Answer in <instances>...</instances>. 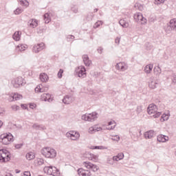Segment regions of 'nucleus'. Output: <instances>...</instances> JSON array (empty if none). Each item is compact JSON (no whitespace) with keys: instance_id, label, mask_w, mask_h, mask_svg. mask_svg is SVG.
Wrapping results in <instances>:
<instances>
[{"instance_id":"obj_1","label":"nucleus","mask_w":176,"mask_h":176,"mask_svg":"<svg viewBox=\"0 0 176 176\" xmlns=\"http://www.w3.org/2000/svg\"><path fill=\"white\" fill-rule=\"evenodd\" d=\"M41 153L43 156L50 159H54L57 156V151L51 147L43 148L41 150Z\"/></svg>"},{"instance_id":"obj_2","label":"nucleus","mask_w":176,"mask_h":176,"mask_svg":"<svg viewBox=\"0 0 176 176\" xmlns=\"http://www.w3.org/2000/svg\"><path fill=\"white\" fill-rule=\"evenodd\" d=\"M148 115H151L155 119L160 117L162 112L157 111V106L155 104H150L147 108Z\"/></svg>"},{"instance_id":"obj_3","label":"nucleus","mask_w":176,"mask_h":176,"mask_svg":"<svg viewBox=\"0 0 176 176\" xmlns=\"http://www.w3.org/2000/svg\"><path fill=\"white\" fill-rule=\"evenodd\" d=\"M13 135L12 133H3L0 135V142L3 145H9V144L13 142Z\"/></svg>"},{"instance_id":"obj_4","label":"nucleus","mask_w":176,"mask_h":176,"mask_svg":"<svg viewBox=\"0 0 176 176\" xmlns=\"http://www.w3.org/2000/svg\"><path fill=\"white\" fill-rule=\"evenodd\" d=\"M43 170L44 173L48 175L58 176L60 174V170L56 166H45Z\"/></svg>"},{"instance_id":"obj_5","label":"nucleus","mask_w":176,"mask_h":176,"mask_svg":"<svg viewBox=\"0 0 176 176\" xmlns=\"http://www.w3.org/2000/svg\"><path fill=\"white\" fill-rule=\"evenodd\" d=\"M98 114L96 112H93L89 114H84L82 116V120H85V122H94L97 120L98 118Z\"/></svg>"},{"instance_id":"obj_6","label":"nucleus","mask_w":176,"mask_h":176,"mask_svg":"<svg viewBox=\"0 0 176 176\" xmlns=\"http://www.w3.org/2000/svg\"><path fill=\"white\" fill-rule=\"evenodd\" d=\"M0 160L3 163L10 160V153L8 150H0Z\"/></svg>"},{"instance_id":"obj_7","label":"nucleus","mask_w":176,"mask_h":176,"mask_svg":"<svg viewBox=\"0 0 176 176\" xmlns=\"http://www.w3.org/2000/svg\"><path fill=\"white\" fill-rule=\"evenodd\" d=\"M82 166H84V167H85V168H87L88 170H91L92 171H94V173L98 171V166L96 164H91V162H84L82 163Z\"/></svg>"},{"instance_id":"obj_8","label":"nucleus","mask_w":176,"mask_h":176,"mask_svg":"<svg viewBox=\"0 0 176 176\" xmlns=\"http://www.w3.org/2000/svg\"><path fill=\"white\" fill-rule=\"evenodd\" d=\"M134 19L137 23H142V24H146V19H145L141 12H137L134 14Z\"/></svg>"},{"instance_id":"obj_9","label":"nucleus","mask_w":176,"mask_h":176,"mask_svg":"<svg viewBox=\"0 0 176 176\" xmlns=\"http://www.w3.org/2000/svg\"><path fill=\"white\" fill-rule=\"evenodd\" d=\"M68 138H70L72 141H78L80 138V134L79 132H75L71 131L69 133H67Z\"/></svg>"},{"instance_id":"obj_10","label":"nucleus","mask_w":176,"mask_h":176,"mask_svg":"<svg viewBox=\"0 0 176 176\" xmlns=\"http://www.w3.org/2000/svg\"><path fill=\"white\" fill-rule=\"evenodd\" d=\"M46 46L45 45V43H41L38 44H36L33 46L32 52L33 53H39V52H42V50H44L45 49Z\"/></svg>"},{"instance_id":"obj_11","label":"nucleus","mask_w":176,"mask_h":176,"mask_svg":"<svg viewBox=\"0 0 176 176\" xmlns=\"http://www.w3.org/2000/svg\"><path fill=\"white\" fill-rule=\"evenodd\" d=\"M24 83V79L22 77H18L12 80V85H13L14 87H20V86H23Z\"/></svg>"},{"instance_id":"obj_12","label":"nucleus","mask_w":176,"mask_h":176,"mask_svg":"<svg viewBox=\"0 0 176 176\" xmlns=\"http://www.w3.org/2000/svg\"><path fill=\"white\" fill-rule=\"evenodd\" d=\"M171 31H176V19H171L168 25L166 32H171Z\"/></svg>"},{"instance_id":"obj_13","label":"nucleus","mask_w":176,"mask_h":176,"mask_svg":"<svg viewBox=\"0 0 176 176\" xmlns=\"http://www.w3.org/2000/svg\"><path fill=\"white\" fill-rule=\"evenodd\" d=\"M116 69L118 71H121L122 72H124V71L127 70V65L123 62H120L116 65Z\"/></svg>"},{"instance_id":"obj_14","label":"nucleus","mask_w":176,"mask_h":176,"mask_svg":"<svg viewBox=\"0 0 176 176\" xmlns=\"http://www.w3.org/2000/svg\"><path fill=\"white\" fill-rule=\"evenodd\" d=\"M77 74L78 78H86V69L85 68V67H78Z\"/></svg>"},{"instance_id":"obj_15","label":"nucleus","mask_w":176,"mask_h":176,"mask_svg":"<svg viewBox=\"0 0 176 176\" xmlns=\"http://www.w3.org/2000/svg\"><path fill=\"white\" fill-rule=\"evenodd\" d=\"M34 90L36 93H45V91H47V90H49V87H43V85H39Z\"/></svg>"},{"instance_id":"obj_16","label":"nucleus","mask_w":176,"mask_h":176,"mask_svg":"<svg viewBox=\"0 0 176 176\" xmlns=\"http://www.w3.org/2000/svg\"><path fill=\"white\" fill-rule=\"evenodd\" d=\"M148 87L150 89H156V87H157V81H156V79H155L154 77L150 78Z\"/></svg>"},{"instance_id":"obj_17","label":"nucleus","mask_w":176,"mask_h":176,"mask_svg":"<svg viewBox=\"0 0 176 176\" xmlns=\"http://www.w3.org/2000/svg\"><path fill=\"white\" fill-rule=\"evenodd\" d=\"M78 174L80 176H91V173L88 170H85L83 168H79L78 170Z\"/></svg>"},{"instance_id":"obj_18","label":"nucleus","mask_w":176,"mask_h":176,"mask_svg":"<svg viewBox=\"0 0 176 176\" xmlns=\"http://www.w3.org/2000/svg\"><path fill=\"white\" fill-rule=\"evenodd\" d=\"M170 140V138L168 136L165 135H158L157 136V141L158 142H167Z\"/></svg>"},{"instance_id":"obj_19","label":"nucleus","mask_w":176,"mask_h":176,"mask_svg":"<svg viewBox=\"0 0 176 176\" xmlns=\"http://www.w3.org/2000/svg\"><path fill=\"white\" fill-rule=\"evenodd\" d=\"M155 135V131L150 130L144 133V138L146 140H151V138H153Z\"/></svg>"},{"instance_id":"obj_20","label":"nucleus","mask_w":176,"mask_h":176,"mask_svg":"<svg viewBox=\"0 0 176 176\" xmlns=\"http://www.w3.org/2000/svg\"><path fill=\"white\" fill-rule=\"evenodd\" d=\"M28 25L31 28H35L38 27V21L36 19H30L28 21Z\"/></svg>"},{"instance_id":"obj_21","label":"nucleus","mask_w":176,"mask_h":176,"mask_svg":"<svg viewBox=\"0 0 176 176\" xmlns=\"http://www.w3.org/2000/svg\"><path fill=\"white\" fill-rule=\"evenodd\" d=\"M40 80L41 82H43V83H45L49 80V76H47V74L43 73L40 74Z\"/></svg>"},{"instance_id":"obj_22","label":"nucleus","mask_w":176,"mask_h":176,"mask_svg":"<svg viewBox=\"0 0 176 176\" xmlns=\"http://www.w3.org/2000/svg\"><path fill=\"white\" fill-rule=\"evenodd\" d=\"M82 59L84 61V64L86 67H90V64H91V60H89V56L87 55H83Z\"/></svg>"},{"instance_id":"obj_23","label":"nucleus","mask_w":176,"mask_h":176,"mask_svg":"<svg viewBox=\"0 0 176 176\" xmlns=\"http://www.w3.org/2000/svg\"><path fill=\"white\" fill-rule=\"evenodd\" d=\"M123 157H124V155L122 153H120L117 155L113 157V160L114 162H119V160H122Z\"/></svg>"},{"instance_id":"obj_24","label":"nucleus","mask_w":176,"mask_h":176,"mask_svg":"<svg viewBox=\"0 0 176 176\" xmlns=\"http://www.w3.org/2000/svg\"><path fill=\"white\" fill-rule=\"evenodd\" d=\"M89 160H91L92 162H97L98 160V156L94 155V154H87V157Z\"/></svg>"},{"instance_id":"obj_25","label":"nucleus","mask_w":176,"mask_h":176,"mask_svg":"<svg viewBox=\"0 0 176 176\" xmlns=\"http://www.w3.org/2000/svg\"><path fill=\"white\" fill-rule=\"evenodd\" d=\"M28 46L25 44H19L16 48V50L17 52H24V50H25V49H27Z\"/></svg>"},{"instance_id":"obj_26","label":"nucleus","mask_w":176,"mask_h":176,"mask_svg":"<svg viewBox=\"0 0 176 176\" xmlns=\"http://www.w3.org/2000/svg\"><path fill=\"white\" fill-rule=\"evenodd\" d=\"M63 102L66 104H71V102H72V97L69 96H65L63 99Z\"/></svg>"},{"instance_id":"obj_27","label":"nucleus","mask_w":176,"mask_h":176,"mask_svg":"<svg viewBox=\"0 0 176 176\" xmlns=\"http://www.w3.org/2000/svg\"><path fill=\"white\" fill-rule=\"evenodd\" d=\"M116 127V122L115 121H110L108 123V126L106 128L107 130H113Z\"/></svg>"},{"instance_id":"obj_28","label":"nucleus","mask_w":176,"mask_h":176,"mask_svg":"<svg viewBox=\"0 0 176 176\" xmlns=\"http://www.w3.org/2000/svg\"><path fill=\"white\" fill-rule=\"evenodd\" d=\"M32 129H34L35 130H46V127L45 126L39 125L36 123L32 125Z\"/></svg>"},{"instance_id":"obj_29","label":"nucleus","mask_w":176,"mask_h":176,"mask_svg":"<svg viewBox=\"0 0 176 176\" xmlns=\"http://www.w3.org/2000/svg\"><path fill=\"white\" fill-rule=\"evenodd\" d=\"M152 69H153V65H148L144 68V72L146 74H151L152 72Z\"/></svg>"},{"instance_id":"obj_30","label":"nucleus","mask_w":176,"mask_h":176,"mask_svg":"<svg viewBox=\"0 0 176 176\" xmlns=\"http://www.w3.org/2000/svg\"><path fill=\"white\" fill-rule=\"evenodd\" d=\"M119 24H120V25L122 27H123V28H127L129 27V22H127L126 20L124 19H121L119 21Z\"/></svg>"},{"instance_id":"obj_31","label":"nucleus","mask_w":176,"mask_h":176,"mask_svg":"<svg viewBox=\"0 0 176 176\" xmlns=\"http://www.w3.org/2000/svg\"><path fill=\"white\" fill-rule=\"evenodd\" d=\"M21 35V32H16L13 34L12 38L14 41H20Z\"/></svg>"},{"instance_id":"obj_32","label":"nucleus","mask_w":176,"mask_h":176,"mask_svg":"<svg viewBox=\"0 0 176 176\" xmlns=\"http://www.w3.org/2000/svg\"><path fill=\"white\" fill-rule=\"evenodd\" d=\"M26 159L27 160H33V159H35V153L32 152L28 153L26 154Z\"/></svg>"},{"instance_id":"obj_33","label":"nucleus","mask_w":176,"mask_h":176,"mask_svg":"<svg viewBox=\"0 0 176 176\" xmlns=\"http://www.w3.org/2000/svg\"><path fill=\"white\" fill-rule=\"evenodd\" d=\"M44 21L45 24H49V23H50L51 19H50V15L49 14V13H46L44 14Z\"/></svg>"},{"instance_id":"obj_34","label":"nucleus","mask_w":176,"mask_h":176,"mask_svg":"<svg viewBox=\"0 0 176 176\" xmlns=\"http://www.w3.org/2000/svg\"><path fill=\"white\" fill-rule=\"evenodd\" d=\"M14 101H19V100H22L23 96L19 94H13Z\"/></svg>"},{"instance_id":"obj_35","label":"nucleus","mask_w":176,"mask_h":176,"mask_svg":"<svg viewBox=\"0 0 176 176\" xmlns=\"http://www.w3.org/2000/svg\"><path fill=\"white\" fill-rule=\"evenodd\" d=\"M19 3L21 6H25L27 8L30 3L27 0H19Z\"/></svg>"},{"instance_id":"obj_36","label":"nucleus","mask_w":176,"mask_h":176,"mask_svg":"<svg viewBox=\"0 0 176 176\" xmlns=\"http://www.w3.org/2000/svg\"><path fill=\"white\" fill-rule=\"evenodd\" d=\"M168 118H170V116L167 114H163L162 116V118L160 119L161 122H166V120H168Z\"/></svg>"},{"instance_id":"obj_37","label":"nucleus","mask_w":176,"mask_h":176,"mask_svg":"<svg viewBox=\"0 0 176 176\" xmlns=\"http://www.w3.org/2000/svg\"><path fill=\"white\" fill-rule=\"evenodd\" d=\"M111 140L113 141H116L117 142H119L120 141V137L118 135L112 136Z\"/></svg>"},{"instance_id":"obj_38","label":"nucleus","mask_w":176,"mask_h":176,"mask_svg":"<svg viewBox=\"0 0 176 176\" xmlns=\"http://www.w3.org/2000/svg\"><path fill=\"white\" fill-rule=\"evenodd\" d=\"M23 10L22 8H16V10L14 11V14H20V13H23Z\"/></svg>"},{"instance_id":"obj_39","label":"nucleus","mask_w":176,"mask_h":176,"mask_svg":"<svg viewBox=\"0 0 176 176\" xmlns=\"http://www.w3.org/2000/svg\"><path fill=\"white\" fill-rule=\"evenodd\" d=\"M100 25H102V21H97V22L94 24V28H98V27H100Z\"/></svg>"},{"instance_id":"obj_40","label":"nucleus","mask_w":176,"mask_h":176,"mask_svg":"<svg viewBox=\"0 0 176 176\" xmlns=\"http://www.w3.org/2000/svg\"><path fill=\"white\" fill-rule=\"evenodd\" d=\"M88 133L89 134H94V133H96L94 126H91V127L89 128Z\"/></svg>"},{"instance_id":"obj_41","label":"nucleus","mask_w":176,"mask_h":176,"mask_svg":"<svg viewBox=\"0 0 176 176\" xmlns=\"http://www.w3.org/2000/svg\"><path fill=\"white\" fill-rule=\"evenodd\" d=\"M162 72V69H160V67H155L154 68V73L156 74V75H159Z\"/></svg>"},{"instance_id":"obj_42","label":"nucleus","mask_w":176,"mask_h":176,"mask_svg":"<svg viewBox=\"0 0 176 176\" xmlns=\"http://www.w3.org/2000/svg\"><path fill=\"white\" fill-rule=\"evenodd\" d=\"M8 100L10 102H12L13 101H14V98H13V94H10L8 96Z\"/></svg>"},{"instance_id":"obj_43","label":"nucleus","mask_w":176,"mask_h":176,"mask_svg":"<svg viewBox=\"0 0 176 176\" xmlns=\"http://www.w3.org/2000/svg\"><path fill=\"white\" fill-rule=\"evenodd\" d=\"M12 111H19L20 109V107L16 104H14L11 107Z\"/></svg>"},{"instance_id":"obj_44","label":"nucleus","mask_w":176,"mask_h":176,"mask_svg":"<svg viewBox=\"0 0 176 176\" xmlns=\"http://www.w3.org/2000/svg\"><path fill=\"white\" fill-rule=\"evenodd\" d=\"M47 94H43L41 95L42 101H47Z\"/></svg>"},{"instance_id":"obj_45","label":"nucleus","mask_w":176,"mask_h":176,"mask_svg":"<svg viewBox=\"0 0 176 176\" xmlns=\"http://www.w3.org/2000/svg\"><path fill=\"white\" fill-rule=\"evenodd\" d=\"M136 112L137 113H141L142 112V106H138Z\"/></svg>"},{"instance_id":"obj_46","label":"nucleus","mask_w":176,"mask_h":176,"mask_svg":"<svg viewBox=\"0 0 176 176\" xmlns=\"http://www.w3.org/2000/svg\"><path fill=\"white\" fill-rule=\"evenodd\" d=\"M47 101H48V102H51V101H53V99L52 98V95H50V94H47Z\"/></svg>"},{"instance_id":"obj_47","label":"nucleus","mask_w":176,"mask_h":176,"mask_svg":"<svg viewBox=\"0 0 176 176\" xmlns=\"http://www.w3.org/2000/svg\"><path fill=\"white\" fill-rule=\"evenodd\" d=\"M63 72H64V70H63V69H61L59 70V72H58V77L59 78H63Z\"/></svg>"},{"instance_id":"obj_48","label":"nucleus","mask_w":176,"mask_h":176,"mask_svg":"<svg viewBox=\"0 0 176 176\" xmlns=\"http://www.w3.org/2000/svg\"><path fill=\"white\" fill-rule=\"evenodd\" d=\"M95 129V133H97V131H101L102 130V128L97 126V125L94 126Z\"/></svg>"},{"instance_id":"obj_49","label":"nucleus","mask_w":176,"mask_h":176,"mask_svg":"<svg viewBox=\"0 0 176 176\" xmlns=\"http://www.w3.org/2000/svg\"><path fill=\"white\" fill-rule=\"evenodd\" d=\"M166 0H155V3L157 5H160V3H164Z\"/></svg>"},{"instance_id":"obj_50","label":"nucleus","mask_w":176,"mask_h":176,"mask_svg":"<svg viewBox=\"0 0 176 176\" xmlns=\"http://www.w3.org/2000/svg\"><path fill=\"white\" fill-rule=\"evenodd\" d=\"M146 47L147 50H151L152 49V45L149 43H146Z\"/></svg>"},{"instance_id":"obj_51","label":"nucleus","mask_w":176,"mask_h":176,"mask_svg":"<svg viewBox=\"0 0 176 176\" xmlns=\"http://www.w3.org/2000/svg\"><path fill=\"white\" fill-rule=\"evenodd\" d=\"M37 163H38V164H39V166H41V165H42L44 163V161H43V159H38L37 160Z\"/></svg>"},{"instance_id":"obj_52","label":"nucleus","mask_w":176,"mask_h":176,"mask_svg":"<svg viewBox=\"0 0 176 176\" xmlns=\"http://www.w3.org/2000/svg\"><path fill=\"white\" fill-rule=\"evenodd\" d=\"M30 108H31V109H34V108H36V104L34 103H30Z\"/></svg>"},{"instance_id":"obj_53","label":"nucleus","mask_w":176,"mask_h":176,"mask_svg":"<svg viewBox=\"0 0 176 176\" xmlns=\"http://www.w3.org/2000/svg\"><path fill=\"white\" fill-rule=\"evenodd\" d=\"M115 43H116V45H119V43H120V38L117 37L115 40Z\"/></svg>"},{"instance_id":"obj_54","label":"nucleus","mask_w":176,"mask_h":176,"mask_svg":"<svg viewBox=\"0 0 176 176\" xmlns=\"http://www.w3.org/2000/svg\"><path fill=\"white\" fill-rule=\"evenodd\" d=\"M5 113V109L0 107V115H3Z\"/></svg>"},{"instance_id":"obj_55","label":"nucleus","mask_w":176,"mask_h":176,"mask_svg":"<svg viewBox=\"0 0 176 176\" xmlns=\"http://www.w3.org/2000/svg\"><path fill=\"white\" fill-rule=\"evenodd\" d=\"M21 146H23V144H19L15 145V148L16 149H20V148H21Z\"/></svg>"},{"instance_id":"obj_56","label":"nucleus","mask_w":176,"mask_h":176,"mask_svg":"<svg viewBox=\"0 0 176 176\" xmlns=\"http://www.w3.org/2000/svg\"><path fill=\"white\" fill-rule=\"evenodd\" d=\"M23 176H31V173L28 172V171H25L24 173H23Z\"/></svg>"},{"instance_id":"obj_57","label":"nucleus","mask_w":176,"mask_h":176,"mask_svg":"<svg viewBox=\"0 0 176 176\" xmlns=\"http://www.w3.org/2000/svg\"><path fill=\"white\" fill-rule=\"evenodd\" d=\"M173 83H176V75H174L172 78Z\"/></svg>"},{"instance_id":"obj_58","label":"nucleus","mask_w":176,"mask_h":176,"mask_svg":"<svg viewBox=\"0 0 176 176\" xmlns=\"http://www.w3.org/2000/svg\"><path fill=\"white\" fill-rule=\"evenodd\" d=\"M98 52L100 54H102V47H99L98 49Z\"/></svg>"},{"instance_id":"obj_59","label":"nucleus","mask_w":176,"mask_h":176,"mask_svg":"<svg viewBox=\"0 0 176 176\" xmlns=\"http://www.w3.org/2000/svg\"><path fill=\"white\" fill-rule=\"evenodd\" d=\"M21 108H23V109H27V106L24 104L21 105Z\"/></svg>"},{"instance_id":"obj_60","label":"nucleus","mask_w":176,"mask_h":176,"mask_svg":"<svg viewBox=\"0 0 176 176\" xmlns=\"http://www.w3.org/2000/svg\"><path fill=\"white\" fill-rule=\"evenodd\" d=\"M2 126H3V122H2V120H0V129L1 127H2Z\"/></svg>"},{"instance_id":"obj_61","label":"nucleus","mask_w":176,"mask_h":176,"mask_svg":"<svg viewBox=\"0 0 176 176\" xmlns=\"http://www.w3.org/2000/svg\"><path fill=\"white\" fill-rule=\"evenodd\" d=\"M93 149H101V148H100V146H94Z\"/></svg>"},{"instance_id":"obj_62","label":"nucleus","mask_w":176,"mask_h":176,"mask_svg":"<svg viewBox=\"0 0 176 176\" xmlns=\"http://www.w3.org/2000/svg\"><path fill=\"white\" fill-rule=\"evenodd\" d=\"M5 176H13V175H10V173H7L5 175Z\"/></svg>"},{"instance_id":"obj_63","label":"nucleus","mask_w":176,"mask_h":176,"mask_svg":"<svg viewBox=\"0 0 176 176\" xmlns=\"http://www.w3.org/2000/svg\"><path fill=\"white\" fill-rule=\"evenodd\" d=\"M16 174H19L20 173V170H16Z\"/></svg>"},{"instance_id":"obj_64","label":"nucleus","mask_w":176,"mask_h":176,"mask_svg":"<svg viewBox=\"0 0 176 176\" xmlns=\"http://www.w3.org/2000/svg\"><path fill=\"white\" fill-rule=\"evenodd\" d=\"M94 12H98V9L96 8V9L94 10Z\"/></svg>"}]
</instances>
